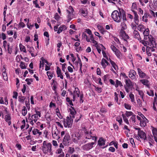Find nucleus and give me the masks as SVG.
Returning <instances> with one entry per match:
<instances>
[{
	"instance_id": "1",
	"label": "nucleus",
	"mask_w": 157,
	"mask_h": 157,
	"mask_svg": "<svg viewBox=\"0 0 157 157\" xmlns=\"http://www.w3.org/2000/svg\"><path fill=\"white\" fill-rule=\"evenodd\" d=\"M111 17L114 21L118 23L121 22L122 18L124 21H127L125 12L122 9H119V11H114L112 13Z\"/></svg>"
},
{
	"instance_id": "2",
	"label": "nucleus",
	"mask_w": 157,
	"mask_h": 157,
	"mask_svg": "<svg viewBox=\"0 0 157 157\" xmlns=\"http://www.w3.org/2000/svg\"><path fill=\"white\" fill-rule=\"evenodd\" d=\"M67 122H66L65 119L63 121L64 126L65 127H68V128H70L72 126L73 120L71 117H67L66 119Z\"/></svg>"
},
{
	"instance_id": "3",
	"label": "nucleus",
	"mask_w": 157,
	"mask_h": 157,
	"mask_svg": "<svg viewBox=\"0 0 157 157\" xmlns=\"http://www.w3.org/2000/svg\"><path fill=\"white\" fill-rule=\"evenodd\" d=\"M52 146V144L50 143H47V144L45 146H42V150L44 153L46 154L51 152Z\"/></svg>"
},
{
	"instance_id": "4",
	"label": "nucleus",
	"mask_w": 157,
	"mask_h": 157,
	"mask_svg": "<svg viewBox=\"0 0 157 157\" xmlns=\"http://www.w3.org/2000/svg\"><path fill=\"white\" fill-rule=\"evenodd\" d=\"M111 49L114 53L117 56V58L120 59L121 57V53L120 50L117 49L113 45H111L110 46Z\"/></svg>"
},
{
	"instance_id": "5",
	"label": "nucleus",
	"mask_w": 157,
	"mask_h": 157,
	"mask_svg": "<svg viewBox=\"0 0 157 157\" xmlns=\"http://www.w3.org/2000/svg\"><path fill=\"white\" fill-rule=\"evenodd\" d=\"M138 74L139 75L140 78H145L148 79L149 77L144 72H143L139 68L137 69Z\"/></svg>"
},
{
	"instance_id": "6",
	"label": "nucleus",
	"mask_w": 157,
	"mask_h": 157,
	"mask_svg": "<svg viewBox=\"0 0 157 157\" xmlns=\"http://www.w3.org/2000/svg\"><path fill=\"white\" fill-rule=\"evenodd\" d=\"M71 137L68 134H65L63 140V144L65 146L68 145L70 140Z\"/></svg>"
},
{
	"instance_id": "7",
	"label": "nucleus",
	"mask_w": 157,
	"mask_h": 157,
	"mask_svg": "<svg viewBox=\"0 0 157 157\" xmlns=\"http://www.w3.org/2000/svg\"><path fill=\"white\" fill-rule=\"evenodd\" d=\"M136 72L134 70L131 69L129 72L128 76L132 80L135 81L136 80Z\"/></svg>"
},
{
	"instance_id": "8",
	"label": "nucleus",
	"mask_w": 157,
	"mask_h": 157,
	"mask_svg": "<svg viewBox=\"0 0 157 157\" xmlns=\"http://www.w3.org/2000/svg\"><path fill=\"white\" fill-rule=\"evenodd\" d=\"M95 143L94 142L89 143L83 146L82 148L83 150L88 151L93 147V145Z\"/></svg>"
},
{
	"instance_id": "9",
	"label": "nucleus",
	"mask_w": 157,
	"mask_h": 157,
	"mask_svg": "<svg viewBox=\"0 0 157 157\" xmlns=\"http://www.w3.org/2000/svg\"><path fill=\"white\" fill-rule=\"evenodd\" d=\"M120 34L121 36L122 37L124 40L127 42V39H129L130 37L128 35L125 33L124 31L121 30L120 33Z\"/></svg>"
},
{
	"instance_id": "10",
	"label": "nucleus",
	"mask_w": 157,
	"mask_h": 157,
	"mask_svg": "<svg viewBox=\"0 0 157 157\" xmlns=\"http://www.w3.org/2000/svg\"><path fill=\"white\" fill-rule=\"evenodd\" d=\"M148 45L150 46H151L152 44L155 43V40L151 35H150L148 37Z\"/></svg>"
},
{
	"instance_id": "11",
	"label": "nucleus",
	"mask_w": 157,
	"mask_h": 157,
	"mask_svg": "<svg viewBox=\"0 0 157 157\" xmlns=\"http://www.w3.org/2000/svg\"><path fill=\"white\" fill-rule=\"evenodd\" d=\"M138 135L141 139H143L144 140H146L147 139L146 134L142 131L141 130V131L138 132Z\"/></svg>"
},
{
	"instance_id": "12",
	"label": "nucleus",
	"mask_w": 157,
	"mask_h": 157,
	"mask_svg": "<svg viewBox=\"0 0 157 157\" xmlns=\"http://www.w3.org/2000/svg\"><path fill=\"white\" fill-rule=\"evenodd\" d=\"M133 35L135 38L139 40H141V39L138 31L134 30L133 31Z\"/></svg>"
},
{
	"instance_id": "13",
	"label": "nucleus",
	"mask_w": 157,
	"mask_h": 157,
	"mask_svg": "<svg viewBox=\"0 0 157 157\" xmlns=\"http://www.w3.org/2000/svg\"><path fill=\"white\" fill-rule=\"evenodd\" d=\"M106 141V140L104 139L102 137H100L99 139V146H101L105 145Z\"/></svg>"
},
{
	"instance_id": "14",
	"label": "nucleus",
	"mask_w": 157,
	"mask_h": 157,
	"mask_svg": "<svg viewBox=\"0 0 157 157\" xmlns=\"http://www.w3.org/2000/svg\"><path fill=\"white\" fill-rule=\"evenodd\" d=\"M101 64L103 67L105 68L106 67L107 65H108L109 64L106 60L103 59L101 62Z\"/></svg>"
},
{
	"instance_id": "15",
	"label": "nucleus",
	"mask_w": 157,
	"mask_h": 157,
	"mask_svg": "<svg viewBox=\"0 0 157 157\" xmlns=\"http://www.w3.org/2000/svg\"><path fill=\"white\" fill-rule=\"evenodd\" d=\"M67 27L66 26L64 25H62L60 26L57 32V33L58 34L60 33L63 30H65L67 29Z\"/></svg>"
},
{
	"instance_id": "16",
	"label": "nucleus",
	"mask_w": 157,
	"mask_h": 157,
	"mask_svg": "<svg viewBox=\"0 0 157 157\" xmlns=\"http://www.w3.org/2000/svg\"><path fill=\"white\" fill-rule=\"evenodd\" d=\"M125 86L128 87V88H130V87L132 86V82L129 79H125Z\"/></svg>"
},
{
	"instance_id": "17",
	"label": "nucleus",
	"mask_w": 157,
	"mask_h": 157,
	"mask_svg": "<svg viewBox=\"0 0 157 157\" xmlns=\"http://www.w3.org/2000/svg\"><path fill=\"white\" fill-rule=\"evenodd\" d=\"M71 108H72V109H69L70 111V114L71 115V117L74 118L75 117L74 116L76 114V112L73 107L71 106Z\"/></svg>"
},
{
	"instance_id": "18",
	"label": "nucleus",
	"mask_w": 157,
	"mask_h": 157,
	"mask_svg": "<svg viewBox=\"0 0 157 157\" xmlns=\"http://www.w3.org/2000/svg\"><path fill=\"white\" fill-rule=\"evenodd\" d=\"M11 118V117L9 114L6 115L5 116V121L8 122L9 125H10L11 124L10 121Z\"/></svg>"
},
{
	"instance_id": "19",
	"label": "nucleus",
	"mask_w": 157,
	"mask_h": 157,
	"mask_svg": "<svg viewBox=\"0 0 157 157\" xmlns=\"http://www.w3.org/2000/svg\"><path fill=\"white\" fill-rule=\"evenodd\" d=\"M93 36H92V37L91 38V40L92 42V43L94 44V45L96 47L97 50L98 52V44L97 42L94 40V38L93 37Z\"/></svg>"
},
{
	"instance_id": "20",
	"label": "nucleus",
	"mask_w": 157,
	"mask_h": 157,
	"mask_svg": "<svg viewBox=\"0 0 157 157\" xmlns=\"http://www.w3.org/2000/svg\"><path fill=\"white\" fill-rule=\"evenodd\" d=\"M143 85L146 86L147 87H149V85L148 84L149 81L146 79H141L140 81Z\"/></svg>"
},
{
	"instance_id": "21",
	"label": "nucleus",
	"mask_w": 157,
	"mask_h": 157,
	"mask_svg": "<svg viewBox=\"0 0 157 157\" xmlns=\"http://www.w3.org/2000/svg\"><path fill=\"white\" fill-rule=\"evenodd\" d=\"M105 49L106 48L102 44H99V53H100L101 51Z\"/></svg>"
},
{
	"instance_id": "22",
	"label": "nucleus",
	"mask_w": 157,
	"mask_h": 157,
	"mask_svg": "<svg viewBox=\"0 0 157 157\" xmlns=\"http://www.w3.org/2000/svg\"><path fill=\"white\" fill-rule=\"evenodd\" d=\"M110 61L111 64L112 65L113 67L114 68V69L115 70H116L117 69V68H118L116 64L112 60L110 59Z\"/></svg>"
},
{
	"instance_id": "23",
	"label": "nucleus",
	"mask_w": 157,
	"mask_h": 157,
	"mask_svg": "<svg viewBox=\"0 0 157 157\" xmlns=\"http://www.w3.org/2000/svg\"><path fill=\"white\" fill-rule=\"evenodd\" d=\"M125 115L126 117H128L131 116H132L134 114V113L131 111H126L124 114H123Z\"/></svg>"
},
{
	"instance_id": "24",
	"label": "nucleus",
	"mask_w": 157,
	"mask_h": 157,
	"mask_svg": "<svg viewBox=\"0 0 157 157\" xmlns=\"http://www.w3.org/2000/svg\"><path fill=\"white\" fill-rule=\"evenodd\" d=\"M152 132L154 138L157 137V129L155 128H154Z\"/></svg>"
},
{
	"instance_id": "25",
	"label": "nucleus",
	"mask_w": 157,
	"mask_h": 157,
	"mask_svg": "<svg viewBox=\"0 0 157 157\" xmlns=\"http://www.w3.org/2000/svg\"><path fill=\"white\" fill-rule=\"evenodd\" d=\"M82 133L81 132H79L75 134V137H77L78 140H79L82 136Z\"/></svg>"
},
{
	"instance_id": "26",
	"label": "nucleus",
	"mask_w": 157,
	"mask_h": 157,
	"mask_svg": "<svg viewBox=\"0 0 157 157\" xmlns=\"http://www.w3.org/2000/svg\"><path fill=\"white\" fill-rule=\"evenodd\" d=\"M86 136L85 138L87 139H90L92 138V136L90 135L91 133L89 132H85Z\"/></svg>"
},
{
	"instance_id": "27",
	"label": "nucleus",
	"mask_w": 157,
	"mask_h": 157,
	"mask_svg": "<svg viewBox=\"0 0 157 157\" xmlns=\"http://www.w3.org/2000/svg\"><path fill=\"white\" fill-rule=\"evenodd\" d=\"M19 47H20V50L21 51H23V52H25V53H26V52L25 47L24 46H23V45H22V44H20Z\"/></svg>"
},
{
	"instance_id": "28",
	"label": "nucleus",
	"mask_w": 157,
	"mask_h": 157,
	"mask_svg": "<svg viewBox=\"0 0 157 157\" xmlns=\"http://www.w3.org/2000/svg\"><path fill=\"white\" fill-rule=\"evenodd\" d=\"M129 121L132 123H135L136 122V115L134 114L130 118Z\"/></svg>"
},
{
	"instance_id": "29",
	"label": "nucleus",
	"mask_w": 157,
	"mask_h": 157,
	"mask_svg": "<svg viewBox=\"0 0 157 157\" xmlns=\"http://www.w3.org/2000/svg\"><path fill=\"white\" fill-rule=\"evenodd\" d=\"M148 15V13L146 12L144 13V15L142 17V20L143 21H145V22H147V15Z\"/></svg>"
},
{
	"instance_id": "30",
	"label": "nucleus",
	"mask_w": 157,
	"mask_h": 157,
	"mask_svg": "<svg viewBox=\"0 0 157 157\" xmlns=\"http://www.w3.org/2000/svg\"><path fill=\"white\" fill-rule=\"evenodd\" d=\"M124 21H123V22L121 23V30H123V31H124V30H125L127 29V25L126 24L124 23Z\"/></svg>"
},
{
	"instance_id": "31",
	"label": "nucleus",
	"mask_w": 157,
	"mask_h": 157,
	"mask_svg": "<svg viewBox=\"0 0 157 157\" xmlns=\"http://www.w3.org/2000/svg\"><path fill=\"white\" fill-rule=\"evenodd\" d=\"M119 86H123L121 82L118 80H117L116 81V84L115 85V86L117 88Z\"/></svg>"
},
{
	"instance_id": "32",
	"label": "nucleus",
	"mask_w": 157,
	"mask_h": 157,
	"mask_svg": "<svg viewBox=\"0 0 157 157\" xmlns=\"http://www.w3.org/2000/svg\"><path fill=\"white\" fill-rule=\"evenodd\" d=\"M144 36H148V37L150 35L149 34V30L148 28H147L145 29V30L144 31L143 33Z\"/></svg>"
},
{
	"instance_id": "33",
	"label": "nucleus",
	"mask_w": 157,
	"mask_h": 157,
	"mask_svg": "<svg viewBox=\"0 0 157 157\" xmlns=\"http://www.w3.org/2000/svg\"><path fill=\"white\" fill-rule=\"evenodd\" d=\"M122 116L123 118V120L124 122L127 124H129V123L128 122V119L126 118V117L125 116L124 114H122Z\"/></svg>"
},
{
	"instance_id": "34",
	"label": "nucleus",
	"mask_w": 157,
	"mask_h": 157,
	"mask_svg": "<svg viewBox=\"0 0 157 157\" xmlns=\"http://www.w3.org/2000/svg\"><path fill=\"white\" fill-rule=\"evenodd\" d=\"M22 113L24 116H25L27 113V110L25 107L24 106L22 110Z\"/></svg>"
},
{
	"instance_id": "35",
	"label": "nucleus",
	"mask_w": 157,
	"mask_h": 157,
	"mask_svg": "<svg viewBox=\"0 0 157 157\" xmlns=\"http://www.w3.org/2000/svg\"><path fill=\"white\" fill-rule=\"evenodd\" d=\"M45 118L48 121H50L52 120V118L50 115L49 113H47L45 115Z\"/></svg>"
},
{
	"instance_id": "36",
	"label": "nucleus",
	"mask_w": 157,
	"mask_h": 157,
	"mask_svg": "<svg viewBox=\"0 0 157 157\" xmlns=\"http://www.w3.org/2000/svg\"><path fill=\"white\" fill-rule=\"evenodd\" d=\"M20 67L21 69L26 68V66L25 65V63L21 61V62Z\"/></svg>"
},
{
	"instance_id": "37",
	"label": "nucleus",
	"mask_w": 157,
	"mask_h": 157,
	"mask_svg": "<svg viewBox=\"0 0 157 157\" xmlns=\"http://www.w3.org/2000/svg\"><path fill=\"white\" fill-rule=\"evenodd\" d=\"M140 126L144 127H145L146 124V123L145 121L144 120H141L140 121Z\"/></svg>"
},
{
	"instance_id": "38",
	"label": "nucleus",
	"mask_w": 157,
	"mask_h": 157,
	"mask_svg": "<svg viewBox=\"0 0 157 157\" xmlns=\"http://www.w3.org/2000/svg\"><path fill=\"white\" fill-rule=\"evenodd\" d=\"M56 131L55 130L54 131L53 130L52 131V134L53 137H55L56 136H57L58 135V130L56 128Z\"/></svg>"
},
{
	"instance_id": "39",
	"label": "nucleus",
	"mask_w": 157,
	"mask_h": 157,
	"mask_svg": "<svg viewBox=\"0 0 157 157\" xmlns=\"http://www.w3.org/2000/svg\"><path fill=\"white\" fill-rule=\"evenodd\" d=\"M75 151V150L74 148L72 147H69L68 151V153L70 154H72Z\"/></svg>"
},
{
	"instance_id": "40",
	"label": "nucleus",
	"mask_w": 157,
	"mask_h": 157,
	"mask_svg": "<svg viewBox=\"0 0 157 157\" xmlns=\"http://www.w3.org/2000/svg\"><path fill=\"white\" fill-rule=\"evenodd\" d=\"M140 42L145 46H147L148 45V42L145 40H140Z\"/></svg>"
},
{
	"instance_id": "41",
	"label": "nucleus",
	"mask_w": 157,
	"mask_h": 157,
	"mask_svg": "<svg viewBox=\"0 0 157 157\" xmlns=\"http://www.w3.org/2000/svg\"><path fill=\"white\" fill-rule=\"evenodd\" d=\"M129 97L131 99L132 102H133L134 101V96L132 94L130 93L129 94Z\"/></svg>"
},
{
	"instance_id": "42",
	"label": "nucleus",
	"mask_w": 157,
	"mask_h": 157,
	"mask_svg": "<svg viewBox=\"0 0 157 157\" xmlns=\"http://www.w3.org/2000/svg\"><path fill=\"white\" fill-rule=\"evenodd\" d=\"M47 74L48 77L49 79L50 80L53 76L52 74L49 71H48L47 72Z\"/></svg>"
},
{
	"instance_id": "43",
	"label": "nucleus",
	"mask_w": 157,
	"mask_h": 157,
	"mask_svg": "<svg viewBox=\"0 0 157 157\" xmlns=\"http://www.w3.org/2000/svg\"><path fill=\"white\" fill-rule=\"evenodd\" d=\"M80 11H81V13L82 14L83 16L84 17H85L87 15V12L86 10L85 11L84 10L82 9V10H81Z\"/></svg>"
},
{
	"instance_id": "44",
	"label": "nucleus",
	"mask_w": 157,
	"mask_h": 157,
	"mask_svg": "<svg viewBox=\"0 0 157 157\" xmlns=\"http://www.w3.org/2000/svg\"><path fill=\"white\" fill-rule=\"evenodd\" d=\"M138 30L140 31H141L144 29V25L142 24L139 25L138 26Z\"/></svg>"
},
{
	"instance_id": "45",
	"label": "nucleus",
	"mask_w": 157,
	"mask_h": 157,
	"mask_svg": "<svg viewBox=\"0 0 157 157\" xmlns=\"http://www.w3.org/2000/svg\"><path fill=\"white\" fill-rule=\"evenodd\" d=\"M27 47L29 49L28 51L30 53L33 52V50H34V48L33 47L29 46V45H28Z\"/></svg>"
},
{
	"instance_id": "46",
	"label": "nucleus",
	"mask_w": 157,
	"mask_h": 157,
	"mask_svg": "<svg viewBox=\"0 0 157 157\" xmlns=\"http://www.w3.org/2000/svg\"><path fill=\"white\" fill-rule=\"evenodd\" d=\"M147 93L150 96H154V91L152 90H150L149 92L148 91H147Z\"/></svg>"
},
{
	"instance_id": "47",
	"label": "nucleus",
	"mask_w": 157,
	"mask_h": 157,
	"mask_svg": "<svg viewBox=\"0 0 157 157\" xmlns=\"http://www.w3.org/2000/svg\"><path fill=\"white\" fill-rule=\"evenodd\" d=\"M116 120L117 121H118L120 125L121 124L122 122V120L121 117L120 118L117 117Z\"/></svg>"
},
{
	"instance_id": "48",
	"label": "nucleus",
	"mask_w": 157,
	"mask_h": 157,
	"mask_svg": "<svg viewBox=\"0 0 157 157\" xmlns=\"http://www.w3.org/2000/svg\"><path fill=\"white\" fill-rule=\"evenodd\" d=\"M12 48H11L10 46V44H9L8 45V53L10 54H11L12 52Z\"/></svg>"
},
{
	"instance_id": "49",
	"label": "nucleus",
	"mask_w": 157,
	"mask_h": 157,
	"mask_svg": "<svg viewBox=\"0 0 157 157\" xmlns=\"http://www.w3.org/2000/svg\"><path fill=\"white\" fill-rule=\"evenodd\" d=\"M124 105V107L126 109H131V106L130 105L128 104L125 103Z\"/></svg>"
},
{
	"instance_id": "50",
	"label": "nucleus",
	"mask_w": 157,
	"mask_h": 157,
	"mask_svg": "<svg viewBox=\"0 0 157 157\" xmlns=\"http://www.w3.org/2000/svg\"><path fill=\"white\" fill-rule=\"evenodd\" d=\"M33 3L35 5V7L38 8H40V7L39 6V4H38V2L37 0H36L35 1L33 2Z\"/></svg>"
},
{
	"instance_id": "51",
	"label": "nucleus",
	"mask_w": 157,
	"mask_h": 157,
	"mask_svg": "<svg viewBox=\"0 0 157 157\" xmlns=\"http://www.w3.org/2000/svg\"><path fill=\"white\" fill-rule=\"evenodd\" d=\"M80 103H82L84 101L83 94H81L80 96Z\"/></svg>"
},
{
	"instance_id": "52",
	"label": "nucleus",
	"mask_w": 157,
	"mask_h": 157,
	"mask_svg": "<svg viewBox=\"0 0 157 157\" xmlns=\"http://www.w3.org/2000/svg\"><path fill=\"white\" fill-rule=\"evenodd\" d=\"M132 10H133L132 9H136L137 7L136 4L135 3H133L132 4Z\"/></svg>"
},
{
	"instance_id": "53",
	"label": "nucleus",
	"mask_w": 157,
	"mask_h": 157,
	"mask_svg": "<svg viewBox=\"0 0 157 157\" xmlns=\"http://www.w3.org/2000/svg\"><path fill=\"white\" fill-rule=\"evenodd\" d=\"M60 17L59 16V14L57 13H56L55 14L54 18L57 21H58Z\"/></svg>"
},
{
	"instance_id": "54",
	"label": "nucleus",
	"mask_w": 157,
	"mask_h": 157,
	"mask_svg": "<svg viewBox=\"0 0 157 157\" xmlns=\"http://www.w3.org/2000/svg\"><path fill=\"white\" fill-rule=\"evenodd\" d=\"M147 49H148V50L151 51V52H154L155 50V49L152 46L151 47H147Z\"/></svg>"
},
{
	"instance_id": "55",
	"label": "nucleus",
	"mask_w": 157,
	"mask_h": 157,
	"mask_svg": "<svg viewBox=\"0 0 157 157\" xmlns=\"http://www.w3.org/2000/svg\"><path fill=\"white\" fill-rule=\"evenodd\" d=\"M109 151L112 152H114L115 151V149L113 147H110L109 149Z\"/></svg>"
},
{
	"instance_id": "56",
	"label": "nucleus",
	"mask_w": 157,
	"mask_h": 157,
	"mask_svg": "<svg viewBox=\"0 0 157 157\" xmlns=\"http://www.w3.org/2000/svg\"><path fill=\"white\" fill-rule=\"evenodd\" d=\"M153 136H149L148 137V139L150 142H151L152 143H153L154 142L153 139Z\"/></svg>"
},
{
	"instance_id": "57",
	"label": "nucleus",
	"mask_w": 157,
	"mask_h": 157,
	"mask_svg": "<svg viewBox=\"0 0 157 157\" xmlns=\"http://www.w3.org/2000/svg\"><path fill=\"white\" fill-rule=\"evenodd\" d=\"M134 20L135 23L136 25H138L139 24V17L134 18Z\"/></svg>"
},
{
	"instance_id": "58",
	"label": "nucleus",
	"mask_w": 157,
	"mask_h": 157,
	"mask_svg": "<svg viewBox=\"0 0 157 157\" xmlns=\"http://www.w3.org/2000/svg\"><path fill=\"white\" fill-rule=\"evenodd\" d=\"M3 76V77L4 79L6 80V79H7V74L6 72H3L2 74Z\"/></svg>"
},
{
	"instance_id": "59",
	"label": "nucleus",
	"mask_w": 157,
	"mask_h": 157,
	"mask_svg": "<svg viewBox=\"0 0 157 157\" xmlns=\"http://www.w3.org/2000/svg\"><path fill=\"white\" fill-rule=\"evenodd\" d=\"M86 32L89 35H91V36H90V38H91L92 36L93 35L92 34L91 31L89 29H87Z\"/></svg>"
},
{
	"instance_id": "60",
	"label": "nucleus",
	"mask_w": 157,
	"mask_h": 157,
	"mask_svg": "<svg viewBox=\"0 0 157 157\" xmlns=\"http://www.w3.org/2000/svg\"><path fill=\"white\" fill-rule=\"evenodd\" d=\"M137 102L138 105H139L140 107H141L142 106V102H141L140 99H138L137 100Z\"/></svg>"
},
{
	"instance_id": "61",
	"label": "nucleus",
	"mask_w": 157,
	"mask_h": 157,
	"mask_svg": "<svg viewBox=\"0 0 157 157\" xmlns=\"http://www.w3.org/2000/svg\"><path fill=\"white\" fill-rule=\"evenodd\" d=\"M130 142L131 143V144L132 145V147H133V144L135 146V143L134 142V139L132 138H131L130 139Z\"/></svg>"
},
{
	"instance_id": "62",
	"label": "nucleus",
	"mask_w": 157,
	"mask_h": 157,
	"mask_svg": "<svg viewBox=\"0 0 157 157\" xmlns=\"http://www.w3.org/2000/svg\"><path fill=\"white\" fill-rule=\"evenodd\" d=\"M66 64L65 63L62 64V70L64 72L65 71V69L66 68Z\"/></svg>"
},
{
	"instance_id": "63",
	"label": "nucleus",
	"mask_w": 157,
	"mask_h": 157,
	"mask_svg": "<svg viewBox=\"0 0 157 157\" xmlns=\"http://www.w3.org/2000/svg\"><path fill=\"white\" fill-rule=\"evenodd\" d=\"M61 73V70L59 67H57L56 73L57 75H58Z\"/></svg>"
},
{
	"instance_id": "64",
	"label": "nucleus",
	"mask_w": 157,
	"mask_h": 157,
	"mask_svg": "<svg viewBox=\"0 0 157 157\" xmlns=\"http://www.w3.org/2000/svg\"><path fill=\"white\" fill-rule=\"evenodd\" d=\"M154 48H155L157 50V43H156L155 42L152 44L151 46Z\"/></svg>"
}]
</instances>
